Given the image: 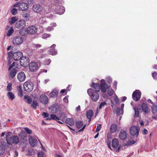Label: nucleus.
I'll use <instances>...</instances> for the list:
<instances>
[{"mask_svg":"<svg viewBox=\"0 0 157 157\" xmlns=\"http://www.w3.org/2000/svg\"><path fill=\"white\" fill-rule=\"evenodd\" d=\"M21 65L23 67H26L29 62V58L26 56H22L20 59Z\"/></svg>","mask_w":157,"mask_h":157,"instance_id":"7","label":"nucleus"},{"mask_svg":"<svg viewBox=\"0 0 157 157\" xmlns=\"http://www.w3.org/2000/svg\"><path fill=\"white\" fill-rule=\"evenodd\" d=\"M14 30L13 28H11L8 31L7 35L8 36H9L11 35L12 33L13 32Z\"/></svg>","mask_w":157,"mask_h":157,"instance_id":"38","label":"nucleus"},{"mask_svg":"<svg viewBox=\"0 0 157 157\" xmlns=\"http://www.w3.org/2000/svg\"><path fill=\"white\" fill-rule=\"evenodd\" d=\"M23 42V37L21 36H16L13 38V43L15 45H19L21 44Z\"/></svg>","mask_w":157,"mask_h":157,"instance_id":"6","label":"nucleus"},{"mask_svg":"<svg viewBox=\"0 0 157 157\" xmlns=\"http://www.w3.org/2000/svg\"><path fill=\"white\" fill-rule=\"evenodd\" d=\"M29 141L32 147H35L37 145V140L34 137L31 136L29 138Z\"/></svg>","mask_w":157,"mask_h":157,"instance_id":"14","label":"nucleus"},{"mask_svg":"<svg viewBox=\"0 0 157 157\" xmlns=\"http://www.w3.org/2000/svg\"><path fill=\"white\" fill-rule=\"evenodd\" d=\"M126 99V97H123L122 98V101H124Z\"/></svg>","mask_w":157,"mask_h":157,"instance_id":"62","label":"nucleus"},{"mask_svg":"<svg viewBox=\"0 0 157 157\" xmlns=\"http://www.w3.org/2000/svg\"><path fill=\"white\" fill-rule=\"evenodd\" d=\"M16 62H14L10 66L8 70L10 71L9 77L10 79L13 78L16 75L17 71V67H15Z\"/></svg>","mask_w":157,"mask_h":157,"instance_id":"1","label":"nucleus"},{"mask_svg":"<svg viewBox=\"0 0 157 157\" xmlns=\"http://www.w3.org/2000/svg\"><path fill=\"white\" fill-rule=\"evenodd\" d=\"M33 10H39L41 9L42 7L40 4H36L33 5Z\"/></svg>","mask_w":157,"mask_h":157,"instance_id":"33","label":"nucleus"},{"mask_svg":"<svg viewBox=\"0 0 157 157\" xmlns=\"http://www.w3.org/2000/svg\"><path fill=\"white\" fill-rule=\"evenodd\" d=\"M142 109L144 114L148 113L150 111V109L146 104L143 103L142 105Z\"/></svg>","mask_w":157,"mask_h":157,"instance_id":"16","label":"nucleus"},{"mask_svg":"<svg viewBox=\"0 0 157 157\" xmlns=\"http://www.w3.org/2000/svg\"><path fill=\"white\" fill-rule=\"evenodd\" d=\"M29 68L31 71H35L38 68L37 63L35 62H31L29 64Z\"/></svg>","mask_w":157,"mask_h":157,"instance_id":"11","label":"nucleus"},{"mask_svg":"<svg viewBox=\"0 0 157 157\" xmlns=\"http://www.w3.org/2000/svg\"><path fill=\"white\" fill-rule=\"evenodd\" d=\"M85 127H86V125H84L83 126V127L79 131V132L83 131L84 129V128H85Z\"/></svg>","mask_w":157,"mask_h":157,"instance_id":"58","label":"nucleus"},{"mask_svg":"<svg viewBox=\"0 0 157 157\" xmlns=\"http://www.w3.org/2000/svg\"><path fill=\"white\" fill-rule=\"evenodd\" d=\"M17 78L20 82H22L25 80L26 76L24 72H20L18 74Z\"/></svg>","mask_w":157,"mask_h":157,"instance_id":"13","label":"nucleus"},{"mask_svg":"<svg viewBox=\"0 0 157 157\" xmlns=\"http://www.w3.org/2000/svg\"><path fill=\"white\" fill-rule=\"evenodd\" d=\"M21 4L20 2H17L14 4L13 5L14 7H17L19 6Z\"/></svg>","mask_w":157,"mask_h":157,"instance_id":"48","label":"nucleus"},{"mask_svg":"<svg viewBox=\"0 0 157 157\" xmlns=\"http://www.w3.org/2000/svg\"><path fill=\"white\" fill-rule=\"evenodd\" d=\"M11 60L10 59L8 61V62L7 64L8 65H9L10 64H11Z\"/></svg>","mask_w":157,"mask_h":157,"instance_id":"64","label":"nucleus"},{"mask_svg":"<svg viewBox=\"0 0 157 157\" xmlns=\"http://www.w3.org/2000/svg\"><path fill=\"white\" fill-rule=\"evenodd\" d=\"M152 111L153 113L155 114L157 112V105L153 104L151 107Z\"/></svg>","mask_w":157,"mask_h":157,"instance_id":"31","label":"nucleus"},{"mask_svg":"<svg viewBox=\"0 0 157 157\" xmlns=\"http://www.w3.org/2000/svg\"><path fill=\"white\" fill-rule=\"evenodd\" d=\"M8 56L10 59L13 58V54L12 52H9L8 53Z\"/></svg>","mask_w":157,"mask_h":157,"instance_id":"51","label":"nucleus"},{"mask_svg":"<svg viewBox=\"0 0 157 157\" xmlns=\"http://www.w3.org/2000/svg\"><path fill=\"white\" fill-rule=\"evenodd\" d=\"M76 124L77 127L78 128H80L83 125L82 123L80 121L77 122Z\"/></svg>","mask_w":157,"mask_h":157,"instance_id":"37","label":"nucleus"},{"mask_svg":"<svg viewBox=\"0 0 157 157\" xmlns=\"http://www.w3.org/2000/svg\"><path fill=\"white\" fill-rule=\"evenodd\" d=\"M117 125L116 124H113L111 126L110 128V131L111 132L113 133L116 132L117 130Z\"/></svg>","mask_w":157,"mask_h":157,"instance_id":"28","label":"nucleus"},{"mask_svg":"<svg viewBox=\"0 0 157 157\" xmlns=\"http://www.w3.org/2000/svg\"><path fill=\"white\" fill-rule=\"evenodd\" d=\"M107 92L108 95L110 96H111L113 95L114 93V91L112 89H109L108 90Z\"/></svg>","mask_w":157,"mask_h":157,"instance_id":"40","label":"nucleus"},{"mask_svg":"<svg viewBox=\"0 0 157 157\" xmlns=\"http://www.w3.org/2000/svg\"><path fill=\"white\" fill-rule=\"evenodd\" d=\"M17 90L18 95L20 97L23 96L22 88L21 86H18L17 87Z\"/></svg>","mask_w":157,"mask_h":157,"instance_id":"27","label":"nucleus"},{"mask_svg":"<svg viewBox=\"0 0 157 157\" xmlns=\"http://www.w3.org/2000/svg\"><path fill=\"white\" fill-rule=\"evenodd\" d=\"M58 94V91L56 90H54L50 93L49 96L50 97L55 98L57 96Z\"/></svg>","mask_w":157,"mask_h":157,"instance_id":"26","label":"nucleus"},{"mask_svg":"<svg viewBox=\"0 0 157 157\" xmlns=\"http://www.w3.org/2000/svg\"><path fill=\"white\" fill-rule=\"evenodd\" d=\"M25 22L24 20L18 21L16 23V27L18 29H21L25 26Z\"/></svg>","mask_w":157,"mask_h":157,"instance_id":"15","label":"nucleus"},{"mask_svg":"<svg viewBox=\"0 0 157 157\" xmlns=\"http://www.w3.org/2000/svg\"><path fill=\"white\" fill-rule=\"evenodd\" d=\"M94 113L92 110H88L86 113V116L89 120V122H90L92 118V117Z\"/></svg>","mask_w":157,"mask_h":157,"instance_id":"23","label":"nucleus"},{"mask_svg":"<svg viewBox=\"0 0 157 157\" xmlns=\"http://www.w3.org/2000/svg\"><path fill=\"white\" fill-rule=\"evenodd\" d=\"M23 12L22 13V15L23 17H24L26 20L29 19L30 17L29 14L27 10H23Z\"/></svg>","mask_w":157,"mask_h":157,"instance_id":"25","label":"nucleus"},{"mask_svg":"<svg viewBox=\"0 0 157 157\" xmlns=\"http://www.w3.org/2000/svg\"><path fill=\"white\" fill-rule=\"evenodd\" d=\"M116 112L118 115L122 114H123V110L120 108H118L117 109Z\"/></svg>","mask_w":157,"mask_h":157,"instance_id":"34","label":"nucleus"},{"mask_svg":"<svg viewBox=\"0 0 157 157\" xmlns=\"http://www.w3.org/2000/svg\"><path fill=\"white\" fill-rule=\"evenodd\" d=\"M139 130L136 126H133L131 127L130 133L132 136L136 135V136L139 134Z\"/></svg>","mask_w":157,"mask_h":157,"instance_id":"8","label":"nucleus"},{"mask_svg":"<svg viewBox=\"0 0 157 157\" xmlns=\"http://www.w3.org/2000/svg\"><path fill=\"white\" fill-rule=\"evenodd\" d=\"M67 92V91L63 89L62 90L60 91V93H65L66 94Z\"/></svg>","mask_w":157,"mask_h":157,"instance_id":"55","label":"nucleus"},{"mask_svg":"<svg viewBox=\"0 0 157 157\" xmlns=\"http://www.w3.org/2000/svg\"><path fill=\"white\" fill-rule=\"evenodd\" d=\"M37 28L34 26L29 27L26 30V32L30 34H35L37 32Z\"/></svg>","mask_w":157,"mask_h":157,"instance_id":"10","label":"nucleus"},{"mask_svg":"<svg viewBox=\"0 0 157 157\" xmlns=\"http://www.w3.org/2000/svg\"><path fill=\"white\" fill-rule=\"evenodd\" d=\"M17 18L16 17L11 18V21H10L9 23L11 24H14L17 20Z\"/></svg>","mask_w":157,"mask_h":157,"instance_id":"35","label":"nucleus"},{"mask_svg":"<svg viewBox=\"0 0 157 157\" xmlns=\"http://www.w3.org/2000/svg\"><path fill=\"white\" fill-rule=\"evenodd\" d=\"M39 106V104L37 101L35 100H33L32 101V103L31 105V106L34 108H36Z\"/></svg>","mask_w":157,"mask_h":157,"instance_id":"30","label":"nucleus"},{"mask_svg":"<svg viewBox=\"0 0 157 157\" xmlns=\"http://www.w3.org/2000/svg\"><path fill=\"white\" fill-rule=\"evenodd\" d=\"M56 11L55 12L56 13H57L61 15L63 14L65 10H56Z\"/></svg>","mask_w":157,"mask_h":157,"instance_id":"44","label":"nucleus"},{"mask_svg":"<svg viewBox=\"0 0 157 157\" xmlns=\"http://www.w3.org/2000/svg\"><path fill=\"white\" fill-rule=\"evenodd\" d=\"M49 37V35L48 34H44L43 36V38H44Z\"/></svg>","mask_w":157,"mask_h":157,"instance_id":"54","label":"nucleus"},{"mask_svg":"<svg viewBox=\"0 0 157 157\" xmlns=\"http://www.w3.org/2000/svg\"><path fill=\"white\" fill-rule=\"evenodd\" d=\"M112 147L114 148H117L119 145L118 140L116 138H114L112 140Z\"/></svg>","mask_w":157,"mask_h":157,"instance_id":"21","label":"nucleus"},{"mask_svg":"<svg viewBox=\"0 0 157 157\" xmlns=\"http://www.w3.org/2000/svg\"><path fill=\"white\" fill-rule=\"evenodd\" d=\"M157 75V73L155 72L153 73L152 74V75L154 78H155L156 77V76Z\"/></svg>","mask_w":157,"mask_h":157,"instance_id":"56","label":"nucleus"},{"mask_svg":"<svg viewBox=\"0 0 157 157\" xmlns=\"http://www.w3.org/2000/svg\"><path fill=\"white\" fill-rule=\"evenodd\" d=\"M143 133L144 134H147V131L146 129H144L143 132Z\"/></svg>","mask_w":157,"mask_h":157,"instance_id":"53","label":"nucleus"},{"mask_svg":"<svg viewBox=\"0 0 157 157\" xmlns=\"http://www.w3.org/2000/svg\"><path fill=\"white\" fill-rule=\"evenodd\" d=\"M119 136L121 140H124L127 138V134L125 131L122 130L120 133Z\"/></svg>","mask_w":157,"mask_h":157,"instance_id":"20","label":"nucleus"},{"mask_svg":"<svg viewBox=\"0 0 157 157\" xmlns=\"http://www.w3.org/2000/svg\"><path fill=\"white\" fill-rule=\"evenodd\" d=\"M34 12L36 13H39L40 14H41V13L42 10H38V11H37V10H34Z\"/></svg>","mask_w":157,"mask_h":157,"instance_id":"59","label":"nucleus"},{"mask_svg":"<svg viewBox=\"0 0 157 157\" xmlns=\"http://www.w3.org/2000/svg\"><path fill=\"white\" fill-rule=\"evenodd\" d=\"M56 46L55 44H53L50 47V49L48 51V53L49 54L53 55L57 54V52L55 51V48Z\"/></svg>","mask_w":157,"mask_h":157,"instance_id":"18","label":"nucleus"},{"mask_svg":"<svg viewBox=\"0 0 157 157\" xmlns=\"http://www.w3.org/2000/svg\"><path fill=\"white\" fill-rule=\"evenodd\" d=\"M51 118V119H53L55 120H59V118L54 114H51L50 115Z\"/></svg>","mask_w":157,"mask_h":157,"instance_id":"39","label":"nucleus"},{"mask_svg":"<svg viewBox=\"0 0 157 157\" xmlns=\"http://www.w3.org/2000/svg\"><path fill=\"white\" fill-rule=\"evenodd\" d=\"M4 150L3 149H2L1 150H0V155H1L3 154L4 153Z\"/></svg>","mask_w":157,"mask_h":157,"instance_id":"60","label":"nucleus"},{"mask_svg":"<svg viewBox=\"0 0 157 157\" xmlns=\"http://www.w3.org/2000/svg\"><path fill=\"white\" fill-rule=\"evenodd\" d=\"M24 89L27 92L32 91L33 89L34 84L31 82H26L23 85Z\"/></svg>","mask_w":157,"mask_h":157,"instance_id":"4","label":"nucleus"},{"mask_svg":"<svg viewBox=\"0 0 157 157\" xmlns=\"http://www.w3.org/2000/svg\"><path fill=\"white\" fill-rule=\"evenodd\" d=\"M65 122L66 124L71 126H72L74 124V121L71 118H67L66 119Z\"/></svg>","mask_w":157,"mask_h":157,"instance_id":"22","label":"nucleus"},{"mask_svg":"<svg viewBox=\"0 0 157 157\" xmlns=\"http://www.w3.org/2000/svg\"><path fill=\"white\" fill-rule=\"evenodd\" d=\"M141 93L139 90H136L133 93L132 97L134 100L138 101L140 98Z\"/></svg>","mask_w":157,"mask_h":157,"instance_id":"9","label":"nucleus"},{"mask_svg":"<svg viewBox=\"0 0 157 157\" xmlns=\"http://www.w3.org/2000/svg\"><path fill=\"white\" fill-rule=\"evenodd\" d=\"M38 157H45V155L42 152H39L38 154Z\"/></svg>","mask_w":157,"mask_h":157,"instance_id":"41","label":"nucleus"},{"mask_svg":"<svg viewBox=\"0 0 157 157\" xmlns=\"http://www.w3.org/2000/svg\"><path fill=\"white\" fill-rule=\"evenodd\" d=\"M11 13L13 15H15L17 13V10H11Z\"/></svg>","mask_w":157,"mask_h":157,"instance_id":"52","label":"nucleus"},{"mask_svg":"<svg viewBox=\"0 0 157 157\" xmlns=\"http://www.w3.org/2000/svg\"><path fill=\"white\" fill-rule=\"evenodd\" d=\"M33 46L34 48L36 49H38L39 48H40L41 46V45L38 44H34Z\"/></svg>","mask_w":157,"mask_h":157,"instance_id":"47","label":"nucleus"},{"mask_svg":"<svg viewBox=\"0 0 157 157\" xmlns=\"http://www.w3.org/2000/svg\"><path fill=\"white\" fill-rule=\"evenodd\" d=\"M24 99L26 100V101L28 104H31L32 102V98L27 95H25Z\"/></svg>","mask_w":157,"mask_h":157,"instance_id":"29","label":"nucleus"},{"mask_svg":"<svg viewBox=\"0 0 157 157\" xmlns=\"http://www.w3.org/2000/svg\"><path fill=\"white\" fill-rule=\"evenodd\" d=\"M40 102L43 104L46 105L48 102V98L47 96L45 94H41L40 97Z\"/></svg>","mask_w":157,"mask_h":157,"instance_id":"12","label":"nucleus"},{"mask_svg":"<svg viewBox=\"0 0 157 157\" xmlns=\"http://www.w3.org/2000/svg\"><path fill=\"white\" fill-rule=\"evenodd\" d=\"M68 96H65L63 98V101L66 103L68 102Z\"/></svg>","mask_w":157,"mask_h":157,"instance_id":"50","label":"nucleus"},{"mask_svg":"<svg viewBox=\"0 0 157 157\" xmlns=\"http://www.w3.org/2000/svg\"><path fill=\"white\" fill-rule=\"evenodd\" d=\"M22 56V53L20 52H14L13 54V58L15 60H17L20 59Z\"/></svg>","mask_w":157,"mask_h":157,"instance_id":"17","label":"nucleus"},{"mask_svg":"<svg viewBox=\"0 0 157 157\" xmlns=\"http://www.w3.org/2000/svg\"><path fill=\"white\" fill-rule=\"evenodd\" d=\"M12 84L10 82L7 85L6 90L8 92L11 91L12 89Z\"/></svg>","mask_w":157,"mask_h":157,"instance_id":"32","label":"nucleus"},{"mask_svg":"<svg viewBox=\"0 0 157 157\" xmlns=\"http://www.w3.org/2000/svg\"><path fill=\"white\" fill-rule=\"evenodd\" d=\"M59 7L60 8H59V9H60V10H64L65 9L64 7L63 6H59Z\"/></svg>","mask_w":157,"mask_h":157,"instance_id":"61","label":"nucleus"},{"mask_svg":"<svg viewBox=\"0 0 157 157\" xmlns=\"http://www.w3.org/2000/svg\"><path fill=\"white\" fill-rule=\"evenodd\" d=\"M7 96L8 98L11 100H13L15 98L14 94L11 91L8 92L7 94Z\"/></svg>","mask_w":157,"mask_h":157,"instance_id":"24","label":"nucleus"},{"mask_svg":"<svg viewBox=\"0 0 157 157\" xmlns=\"http://www.w3.org/2000/svg\"><path fill=\"white\" fill-rule=\"evenodd\" d=\"M101 128V124H98L97 125V127L96 130V132H98L99 131Z\"/></svg>","mask_w":157,"mask_h":157,"instance_id":"49","label":"nucleus"},{"mask_svg":"<svg viewBox=\"0 0 157 157\" xmlns=\"http://www.w3.org/2000/svg\"><path fill=\"white\" fill-rule=\"evenodd\" d=\"M115 101L117 102H118V101H119V99L117 98V97H116L115 98Z\"/></svg>","mask_w":157,"mask_h":157,"instance_id":"63","label":"nucleus"},{"mask_svg":"<svg viewBox=\"0 0 157 157\" xmlns=\"http://www.w3.org/2000/svg\"><path fill=\"white\" fill-rule=\"evenodd\" d=\"M76 110L77 111H79L80 110V105L78 106L76 108Z\"/></svg>","mask_w":157,"mask_h":157,"instance_id":"57","label":"nucleus"},{"mask_svg":"<svg viewBox=\"0 0 157 157\" xmlns=\"http://www.w3.org/2000/svg\"><path fill=\"white\" fill-rule=\"evenodd\" d=\"M135 115L134 117H137L139 116V111L138 108H134Z\"/></svg>","mask_w":157,"mask_h":157,"instance_id":"36","label":"nucleus"},{"mask_svg":"<svg viewBox=\"0 0 157 157\" xmlns=\"http://www.w3.org/2000/svg\"><path fill=\"white\" fill-rule=\"evenodd\" d=\"M6 139L8 144L11 145L13 143L17 144L19 142V139L16 136H13L12 137L8 136Z\"/></svg>","mask_w":157,"mask_h":157,"instance_id":"3","label":"nucleus"},{"mask_svg":"<svg viewBox=\"0 0 157 157\" xmlns=\"http://www.w3.org/2000/svg\"><path fill=\"white\" fill-rule=\"evenodd\" d=\"M22 5L25 7V10H27L28 9L29 5L23 2L22 3Z\"/></svg>","mask_w":157,"mask_h":157,"instance_id":"43","label":"nucleus"},{"mask_svg":"<svg viewBox=\"0 0 157 157\" xmlns=\"http://www.w3.org/2000/svg\"><path fill=\"white\" fill-rule=\"evenodd\" d=\"M42 116H43L44 118H47L49 117V114L47 113L44 112L42 114Z\"/></svg>","mask_w":157,"mask_h":157,"instance_id":"46","label":"nucleus"},{"mask_svg":"<svg viewBox=\"0 0 157 157\" xmlns=\"http://www.w3.org/2000/svg\"><path fill=\"white\" fill-rule=\"evenodd\" d=\"M94 90L90 88L87 90L88 94L91 96V98L93 101H96L98 100L99 98L98 92H99L94 91Z\"/></svg>","mask_w":157,"mask_h":157,"instance_id":"2","label":"nucleus"},{"mask_svg":"<svg viewBox=\"0 0 157 157\" xmlns=\"http://www.w3.org/2000/svg\"><path fill=\"white\" fill-rule=\"evenodd\" d=\"M106 103L105 102L101 103L99 106V109H101L105 105H106Z\"/></svg>","mask_w":157,"mask_h":157,"instance_id":"45","label":"nucleus"},{"mask_svg":"<svg viewBox=\"0 0 157 157\" xmlns=\"http://www.w3.org/2000/svg\"><path fill=\"white\" fill-rule=\"evenodd\" d=\"M101 84H100V89L101 91L104 93H105L107 89L109 88L110 87L105 82V81L104 79H102L101 81Z\"/></svg>","mask_w":157,"mask_h":157,"instance_id":"5","label":"nucleus"},{"mask_svg":"<svg viewBox=\"0 0 157 157\" xmlns=\"http://www.w3.org/2000/svg\"><path fill=\"white\" fill-rule=\"evenodd\" d=\"M91 87L93 88L92 89L91 88V89L94 90V91L99 92L100 89V85L98 83H95L93 82L91 85Z\"/></svg>","mask_w":157,"mask_h":157,"instance_id":"19","label":"nucleus"},{"mask_svg":"<svg viewBox=\"0 0 157 157\" xmlns=\"http://www.w3.org/2000/svg\"><path fill=\"white\" fill-rule=\"evenodd\" d=\"M24 129L26 131V132L28 134H30L32 133V130L29 129V128H25Z\"/></svg>","mask_w":157,"mask_h":157,"instance_id":"42","label":"nucleus"}]
</instances>
